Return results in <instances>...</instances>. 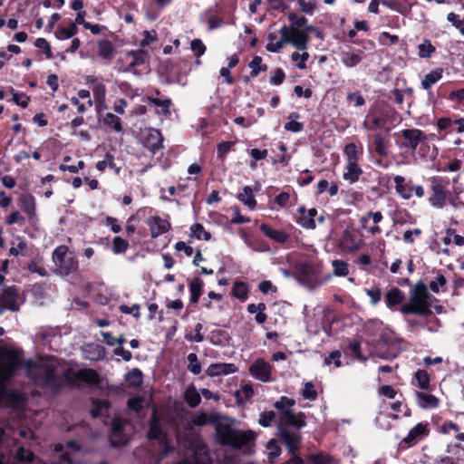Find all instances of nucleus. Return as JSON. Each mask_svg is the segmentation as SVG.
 <instances>
[{"label":"nucleus","instance_id":"obj_1","mask_svg":"<svg viewBox=\"0 0 464 464\" xmlns=\"http://www.w3.org/2000/svg\"><path fill=\"white\" fill-rule=\"evenodd\" d=\"M192 423L197 426H204L208 423H216V437L222 445L230 446L234 449H239L254 440L256 435L254 431L239 430L232 428L227 421H218L216 414L199 413L193 417Z\"/></svg>","mask_w":464,"mask_h":464},{"label":"nucleus","instance_id":"obj_2","mask_svg":"<svg viewBox=\"0 0 464 464\" xmlns=\"http://www.w3.org/2000/svg\"><path fill=\"white\" fill-rule=\"evenodd\" d=\"M26 369L35 382H41L48 386H55L57 379L63 374L55 358L40 359L36 362H27Z\"/></svg>","mask_w":464,"mask_h":464},{"label":"nucleus","instance_id":"obj_3","mask_svg":"<svg viewBox=\"0 0 464 464\" xmlns=\"http://www.w3.org/2000/svg\"><path fill=\"white\" fill-rule=\"evenodd\" d=\"M290 25H284L280 29L281 36L285 40H290L293 46H303L308 44L309 33L314 30L313 26L307 24V20L304 16L290 14Z\"/></svg>","mask_w":464,"mask_h":464},{"label":"nucleus","instance_id":"obj_4","mask_svg":"<svg viewBox=\"0 0 464 464\" xmlns=\"http://www.w3.org/2000/svg\"><path fill=\"white\" fill-rule=\"evenodd\" d=\"M431 300L425 285H416L411 294L408 303L401 306V313L403 314H414L418 315H428L431 314Z\"/></svg>","mask_w":464,"mask_h":464},{"label":"nucleus","instance_id":"obj_5","mask_svg":"<svg viewBox=\"0 0 464 464\" xmlns=\"http://www.w3.org/2000/svg\"><path fill=\"white\" fill-rule=\"evenodd\" d=\"M53 261L58 275L68 276L78 269V260L73 252L64 245L58 246L53 252Z\"/></svg>","mask_w":464,"mask_h":464},{"label":"nucleus","instance_id":"obj_6","mask_svg":"<svg viewBox=\"0 0 464 464\" xmlns=\"http://www.w3.org/2000/svg\"><path fill=\"white\" fill-rule=\"evenodd\" d=\"M321 266L311 263H304L299 266L297 280L306 288L312 290L321 285L324 281L319 279Z\"/></svg>","mask_w":464,"mask_h":464},{"label":"nucleus","instance_id":"obj_7","mask_svg":"<svg viewBox=\"0 0 464 464\" xmlns=\"http://www.w3.org/2000/svg\"><path fill=\"white\" fill-rule=\"evenodd\" d=\"M450 191L442 179L440 178H433L430 181V196L429 197V203L435 208H443L449 200Z\"/></svg>","mask_w":464,"mask_h":464},{"label":"nucleus","instance_id":"obj_8","mask_svg":"<svg viewBox=\"0 0 464 464\" xmlns=\"http://www.w3.org/2000/svg\"><path fill=\"white\" fill-rule=\"evenodd\" d=\"M22 303L23 299L15 288L0 286V314L6 310L17 311Z\"/></svg>","mask_w":464,"mask_h":464},{"label":"nucleus","instance_id":"obj_9","mask_svg":"<svg viewBox=\"0 0 464 464\" xmlns=\"http://www.w3.org/2000/svg\"><path fill=\"white\" fill-rule=\"evenodd\" d=\"M130 425L121 418L116 417L111 424L110 438L111 444L119 446L127 443L130 439Z\"/></svg>","mask_w":464,"mask_h":464},{"label":"nucleus","instance_id":"obj_10","mask_svg":"<svg viewBox=\"0 0 464 464\" xmlns=\"http://www.w3.org/2000/svg\"><path fill=\"white\" fill-rule=\"evenodd\" d=\"M140 141L145 148L155 152L161 147V133L153 128H146L140 131Z\"/></svg>","mask_w":464,"mask_h":464},{"label":"nucleus","instance_id":"obj_11","mask_svg":"<svg viewBox=\"0 0 464 464\" xmlns=\"http://www.w3.org/2000/svg\"><path fill=\"white\" fill-rule=\"evenodd\" d=\"M271 372V365L264 359H256L249 366V372L251 376L263 382H267L270 381Z\"/></svg>","mask_w":464,"mask_h":464},{"label":"nucleus","instance_id":"obj_12","mask_svg":"<svg viewBox=\"0 0 464 464\" xmlns=\"http://www.w3.org/2000/svg\"><path fill=\"white\" fill-rule=\"evenodd\" d=\"M397 135L405 140L402 146L409 148L411 150H415L419 144L425 140V135L418 129L402 130L398 132Z\"/></svg>","mask_w":464,"mask_h":464},{"label":"nucleus","instance_id":"obj_13","mask_svg":"<svg viewBox=\"0 0 464 464\" xmlns=\"http://www.w3.org/2000/svg\"><path fill=\"white\" fill-rule=\"evenodd\" d=\"M305 425L304 415L303 413H294L291 410L286 409L280 412L279 428L284 430V426H294L302 428Z\"/></svg>","mask_w":464,"mask_h":464},{"label":"nucleus","instance_id":"obj_14","mask_svg":"<svg viewBox=\"0 0 464 464\" xmlns=\"http://www.w3.org/2000/svg\"><path fill=\"white\" fill-rule=\"evenodd\" d=\"M147 225L150 228V236L153 238L168 232L171 226L170 223L160 216H151L147 219Z\"/></svg>","mask_w":464,"mask_h":464},{"label":"nucleus","instance_id":"obj_15","mask_svg":"<svg viewBox=\"0 0 464 464\" xmlns=\"http://www.w3.org/2000/svg\"><path fill=\"white\" fill-rule=\"evenodd\" d=\"M429 431L428 424L422 422L418 423L409 431L403 441L409 445H413L427 437Z\"/></svg>","mask_w":464,"mask_h":464},{"label":"nucleus","instance_id":"obj_16","mask_svg":"<svg viewBox=\"0 0 464 464\" xmlns=\"http://www.w3.org/2000/svg\"><path fill=\"white\" fill-rule=\"evenodd\" d=\"M146 57H147V52L142 49L127 52L124 54V58L122 60L126 63V66H127L124 70L128 71L132 67H136V66H139V65L144 63Z\"/></svg>","mask_w":464,"mask_h":464},{"label":"nucleus","instance_id":"obj_17","mask_svg":"<svg viewBox=\"0 0 464 464\" xmlns=\"http://www.w3.org/2000/svg\"><path fill=\"white\" fill-rule=\"evenodd\" d=\"M237 371V366L234 363H213L210 364L206 370L207 375L210 377H216L218 375H227L234 373Z\"/></svg>","mask_w":464,"mask_h":464},{"label":"nucleus","instance_id":"obj_18","mask_svg":"<svg viewBox=\"0 0 464 464\" xmlns=\"http://www.w3.org/2000/svg\"><path fill=\"white\" fill-rule=\"evenodd\" d=\"M316 214L317 210L315 208L306 210L304 208H300L297 223L304 228L314 229L315 227L314 217Z\"/></svg>","mask_w":464,"mask_h":464},{"label":"nucleus","instance_id":"obj_19","mask_svg":"<svg viewBox=\"0 0 464 464\" xmlns=\"http://www.w3.org/2000/svg\"><path fill=\"white\" fill-rule=\"evenodd\" d=\"M417 404L424 410L435 409L439 406V399L432 394L423 392H416Z\"/></svg>","mask_w":464,"mask_h":464},{"label":"nucleus","instance_id":"obj_20","mask_svg":"<svg viewBox=\"0 0 464 464\" xmlns=\"http://www.w3.org/2000/svg\"><path fill=\"white\" fill-rule=\"evenodd\" d=\"M299 51L294 52L291 54V60L295 63L296 67L300 70L306 69V62L309 59L310 55L307 52V44L303 46H295Z\"/></svg>","mask_w":464,"mask_h":464},{"label":"nucleus","instance_id":"obj_21","mask_svg":"<svg viewBox=\"0 0 464 464\" xmlns=\"http://www.w3.org/2000/svg\"><path fill=\"white\" fill-rule=\"evenodd\" d=\"M260 229L266 237L277 243H285L288 239V236L283 230L275 229L267 224H262Z\"/></svg>","mask_w":464,"mask_h":464},{"label":"nucleus","instance_id":"obj_22","mask_svg":"<svg viewBox=\"0 0 464 464\" xmlns=\"http://www.w3.org/2000/svg\"><path fill=\"white\" fill-rule=\"evenodd\" d=\"M439 430L444 435H453L458 441H464V432H460L459 426L453 421H445Z\"/></svg>","mask_w":464,"mask_h":464},{"label":"nucleus","instance_id":"obj_23","mask_svg":"<svg viewBox=\"0 0 464 464\" xmlns=\"http://www.w3.org/2000/svg\"><path fill=\"white\" fill-rule=\"evenodd\" d=\"M20 208L29 218L35 217V199L31 194H24L19 198Z\"/></svg>","mask_w":464,"mask_h":464},{"label":"nucleus","instance_id":"obj_24","mask_svg":"<svg viewBox=\"0 0 464 464\" xmlns=\"http://www.w3.org/2000/svg\"><path fill=\"white\" fill-rule=\"evenodd\" d=\"M268 43L266 44V49L271 53H278L284 47L285 44H290V40H285V36H281V39H277L275 34H269L267 36Z\"/></svg>","mask_w":464,"mask_h":464},{"label":"nucleus","instance_id":"obj_25","mask_svg":"<svg viewBox=\"0 0 464 464\" xmlns=\"http://www.w3.org/2000/svg\"><path fill=\"white\" fill-rule=\"evenodd\" d=\"M404 299L402 292L397 288H392L385 295V303L388 308L393 309L395 305L401 304Z\"/></svg>","mask_w":464,"mask_h":464},{"label":"nucleus","instance_id":"obj_26","mask_svg":"<svg viewBox=\"0 0 464 464\" xmlns=\"http://www.w3.org/2000/svg\"><path fill=\"white\" fill-rule=\"evenodd\" d=\"M282 430V438L289 451L294 453L299 445L300 436L297 432H291L286 430Z\"/></svg>","mask_w":464,"mask_h":464},{"label":"nucleus","instance_id":"obj_27","mask_svg":"<svg viewBox=\"0 0 464 464\" xmlns=\"http://www.w3.org/2000/svg\"><path fill=\"white\" fill-rule=\"evenodd\" d=\"M340 56L342 63L348 68L355 67L362 61L361 52L343 51Z\"/></svg>","mask_w":464,"mask_h":464},{"label":"nucleus","instance_id":"obj_28","mask_svg":"<svg viewBox=\"0 0 464 464\" xmlns=\"http://www.w3.org/2000/svg\"><path fill=\"white\" fill-rule=\"evenodd\" d=\"M362 173V170L359 167L358 162L347 163L346 171L343 173V179L350 183H354L359 179Z\"/></svg>","mask_w":464,"mask_h":464},{"label":"nucleus","instance_id":"obj_29","mask_svg":"<svg viewBox=\"0 0 464 464\" xmlns=\"http://www.w3.org/2000/svg\"><path fill=\"white\" fill-rule=\"evenodd\" d=\"M396 192L403 198L409 199L411 197V188L405 184V179L397 175L393 178Z\"/></svg>","mask_w":464,"mask_h":464},{"label":"nucleus","instance_id":"obj_30","mask_svg":"<svg viewBox=\"0 0 464 464\" xmlns=\"http://www.w3.org/2000/svg\"><path fill=\"white\" fill-rule=\"evenodd\" d=\"M340 244L342 247L347 251H355L360 248V243L355 239L354 236L349 231H344Z\"/></svg>","mask_w":464,"mask_h":464},{"label":"nucleus","instance_id":"obj_31","mask_svg":"<svg viewBox=\"0 0 464 464\" xmlns=\"http://www.w3.org/2000/svg\"><path fill=\"white\" fill-rule=\"evenodd\" d=\"M237 198L242 203H244L250 209L255 208V207L256 205V201L254 198L253 190L249 186L244 187L242 192H240L238 194Z\"/></svg>","mask_w":464,"mask_h":464},{"label":"nucleus","instance_id":"obj_32","mask_svg":"<svg viewBox=\"0 0 464 464\" xmlns=\"http://www.w3.org/2000/svg\"><path fill=\"white\" fill-rule=\"evenodd\" d=\"M114 46L110 41L102 40L98 43V54L105 60H111L113 56Z\"/></svg>","mask_w":464,"mask_h":464},{"label":"nucleus","instance_id":"obj_33","mask_svg":"<svg viewBox=\"0 0 464 464\" xmlns=\"http://www.w3.org/2000/svg\"><path fill=\"white\" fill-rule=\"evenodd\" d=\"M105 126L111 128L114 131L120 133L123 131L121 119L112 112H108L103 118Z\"/></svg>","mask_w":464,"mask_h":464},{"label":"nucleus","instance_id":"obj_34","mask_svg":"<svg viewBox=\"0 0 464 464\" xmlns=\"http://www.w3.org/2000/svg\"><path fill=\"white\" fill-rule=\"evenodd\" d=\"M107 168L114 169L117 174L120 173L121 168L117 167L114 163V156L107 153L102 160L96 163V169L99 171H104Z\"/></svg>","mask_w":464,"mask_h":464},{"label":"nucleus","instance_id":"obj_35","mask_svg":"<svg viewBox=\"0 0 464 464\" xmlns=\"http://www.w3.org/2000/svg\"><path fill=\"white\" fill-rule=\"evenodd\" d=\"M442 77V70L438 69L427 73L421 81V86L423 89L428 90Z\"/></svg>","mask_w":464,"mask_h":464},{"label":"nucleus","instance_id":"obj_36","mask_svg":"<svg viewBox=\"0 0 464 464\" xmlns=\"http://www.w3.org/2000/svg\"><path fill=\"white\" fill-rule=\"evenodd\" d=\"M203 282L199 278H195L189 283L190 302L197 303L202 294Z\"/></svg>","mask_w":464,"mask_h":464},{"label":"nucleus","instance_id":"obj_37","mask_svg":"<svg viewBox=\"0 0 464 464\" xmlns=\"http://www.w3.org/2000/svg\"><path fill=\"white\" fill-rule=\"evenodd\" d=\"M185 400L188 404L194 408L198 406L200 402V394L198 392L195 386L190 385L187 388L185 392Z\"/></svg>","mask_w":464,"mask_h":464},{"label":"nucleus","instance_id":"obj_38","mask_svg":"<svg viewBox=\"0 0 464 464\" xmlns=\"http://www.w3.org/2000/svg\"><path fill=\"white\" fill-rule=\"evenodd\" d=\"M145 101L150 104L159 107L163 114L167 115L169 113V107L171 104V101L169 99L160 100L154 97H147Z\"/></svg>","mask_w":464,"mask_h":464},{"label":"nucleus","instance_id":"obj_39","mask_svg":"<svg viewBox=\"0 0 464 464\" xmlns=\"http://www.w3.org/2000/svg\"><path fill=\"white\" fill-rule=\"evenodd\" d=\"M190 233L192 237L198 240L208 241L210 239V233L206 231L204 227L199 223H196L190 227Z\"/></svg>","mask_w":464,"mask_h":464},{"label":"nucleus","instance_id":"obj_40","mask_svg":"<svg viewBox=\"0 0 464 464\" xmlns=\"http://www.w3.org/2000/svg\"><path fill=\"white\" fill-rule=\"evenodd\" d=\"M249 67L251 69L250 75L252 77H256L261 72L267 70V66L262 63V58L257 55L253 57L249 63Z\"/></svg>","mask_w":464,"mask_h":464},{"label":"nucleus","instance_id":"obj_41","mask_svg":"<svg viewBox=\"0 0 464 464\" xmlns=\"http://www.w3.org/2000/svg\"><path fill=\"white\" fill-rule=\"evenodd\" d=\"M416 385L421 390H428L430 388V375L424 370H418L415 372Z\"/></svg>","mask_w":464,"mask_h":464},{"label":"nucleus","instance_id":"obj_42","mask_svg":"<svg viewBox=\"0 0 464 464\" xmlns=\"http://www.w3.org/2000/svg\"><path fill=\"white\" fill-rule=\"evenodd\" d=\"M442 241L445 245H450L454 243L457 246L464 245V237L460 235L456 234L453 229H448L446 231L445 237L442 238Z\"/></svg>","mask_w":464,"mask_h":464},{"label":"nucleus","instance_id":"obj_43","mask_svg":"<svg viewBox=\"0 0 464 464\" xmlns=\"http://www.w3.org/2000/svg\"><path fill=\"white\" fill-rule=\"evenodd\" d=\"M332 266L334 269V275L335 276H345L349 273L348 264L340 259H335L332 261Z\"/></svg>","mask_w":464,"mask_h":464},{"label":"nucleus","instance_id":"obj_44","mask_svg":"<svg viewBox=\"0 0 464 464\" xmlns=\"http://www.w3.org/2000/svg\"><path fill=\"white\" fill-rule=\"evenodd\" d=\"M233 295L242 301L246 300L248 294L247 285L243 282H236L232 289Z\"/></svg>","mask_w":464,"mask_h":464},{"label":"nucleus","instance_id":"obj_45","mask_svg":"<svg viewBox=\"0 0 464 464\" xmlns=\"http://www.w3.org/2000/svg\"><path fill=\"white\" fill-rule=\"evenodd\" d=\"M299 114L297 112H292L289 115L290 121L285 123V129L286 130L292 131V132H299L303 130L304 125L301 122L296 121L295 120L298 119Z\"/></svg>","mask_w":464,"mask_h":464},{"label":"nucleus","instance_id":"obj_46","mask_svg":"<svg viewBox=\"0 0 464 464\" xmlns=\"http://www.w3.org/2000/svg\"><path fill=\"white\" fill-rule=\"evenodd\" d=\"M344 155L347 160V163L358 162L359 152L354 143H349L344 147Z\"/></svg>","mask_w":464,"mask_h":464},{"label":"nucleus","instance_id":"obj_47","mask_svg":"<svg viewBox=\"0 0 464 464\" xmlns=\"http://www.w3.org/2000/svg\"><path fill=\"white\" fill-rule=\"evenodd\" d=\"M77 27L74 24H71L68 27H61L56 32V36L59 39H69L77 34Z\"/></svg>","mask_w":464,"mask_h":464},{"label":"nucleus","instance_id":"obj_48","mask_svg":"<svg viewBox=\"0 0 464 464\" xmlns=\"http://www.w3.org/2000/svg\"><path fill=\"white\" fill-rule=\"evenodd\" d=\"M129 243L121 237H115L112 241V252L115 255L125 253L128 249Z\"/></svg>","mask_w":464,"mask_h":464},{"label":"nucleus","instance_id":"obj_49","mask_svg":"<svg viewBox=\"0 0 464 464\" xmlns=\"http://www.w3.org/2000/svg\"><path fill=\"white\" fill-rule=\"evenodd\" d=\"M188 369L190 372H192L195 375L199 374L201 372V365H200V362H198V356L196 353H189L188 355Z\"/></svg>","mask_w":464,"mask_h":464},{"label":"nucleus","instance_id":"obj_50","mask_svg":"<svg viewBox=\"0 0 464 464\" xmlns=\"http://www.w3.org/2000/svg\"><path fill=\"white\" fill-rule=\"evenodd\" d=\"M126 381L132 386H139L142 382V373L138 369H133L126 374Z\"/></svg>","mask_w":464,"mask_h":464},{"label":"nucleus","instance_id":"obj_51","mask_svg":"<svg viewBox=\"0 0 464 464\" xmlns=\"http://www.w3.org/2000/svg\"><path fill=\"white\" fill-rule=\"evenodd\" d=\"M110 404L107 401H93V407L91 410L92 417L96 418L102 415V411L108 410Z\"/></svg>","mask_w":464,"mask_h":464},{"label":"nucleus","instance_id":"obj_52","mask_svg":"<svg viewBox=\"0 0 464 464\" xmlns=\"http://www.w3.org/2000/svg\"><path fill=\"white\" fill-rule=\"evenodd\" d=\"M239 401H246L253 397L254 390L250 384H244L236 393Z\"/></svg>","mask_w":464,"mask_h":464},{"label":"nucleus","instance_id":"obj_53","mask_svg":"<svg viewBox=\"0 0 464 464\" xmlns=\"http://www.w3.org/2000/svg\"><path fill=\"white\" fill-rule=\"evenodd\" d=\"M149 437L150 439H156V440H164L165 439V436L163 435L160 428V425L158 423V421L155 420V418H153V420L150 424V430H149Z\"/></svg>","mask_w":464,"mask_h":464},{"label":"nucleus","instance_id":"obj_54","mask_svg":"<svg viewBox=\"0 0 464 464\" xmlns=\"http://www.w3.org/2000/svg\"><path fill=\"white\" fill-rule=\"evenodd\" d=\"M79 377L83 381L94 383L98 381V374L95 371L91 369H84L79 372Z\"/></svg>","mask_w":464,"mask_h":464},{"label":"nucleus","instance_id":"obj_55","mask_svg":"<svg viewBox=\"0 0 464 464\" xmlns=\"http://www.w3.org/2000/svg\"><path fill=\"white\" fill-rule=\"evenodd\" d=\"M276 417V413L272 411H264L260 414L258 419V423L262 427H269L272 422L274 421Z\"/></svg>","mask_w":464,"mask_h":464},{"label":"nucleus","instance_id":"obj_56","mask_svg":"<svg viewBox=\"0 0 464 464\" xmlns=\"http://www.w3.org/2000/svg\"><path fill=\"white\" fill-rule=\"evenodd\" d=\"M446 284V279L443 275L438 274L435 278L430 283L429 287L434 293H439L440 289Z\"/></svg>","mask_w":464,"mask_h":464},{"label":"nucleus","instance_id":"obj_57","mask_svg":"<svg viewBox=\"0 0 464 464\" xmlns=\"http://www.w3.org/2000/svg\"><path fill=\"white\" fill-rule=\"evenodd\" d=\"M302 396L310 401H314L317 397V392L314 389V386L311 382L304 383V386L302 390Z\"/></svg>","mask_w":464,"mask_h":464},{"label":"nucleus","instance_id":"obj_58","mask_svg":"<svg viewBox=\"0 0 464 464\" xmlns=\"http://www.w3.org/2000/svg\"><path fill=\"white\" fill-rule=\"evenodd\" d=\"M16 459L20 464H23L24 462L30 463L33 461L34 455L29 450H26L24 448H19L16 453Z\"/></svg>","mask_w":464,"mask_h":464},{"label":"nucleus","instance_id":"obj_59","mask_svg":"<svg viewBox=\"0 0 464 464\" xmlns=\"http://www.w3.org/2000/svg\"><path fill=\"white\" fill-rule=\"evenodd\" d=\"M235 145L234 141H224L218 144V157L221 160H224L227 154L231 150L232 147Z\"/></svg>","mask_w":464,"mask_h":464},{"label":"nucleus","instance_id":"obj_60","mask_svg":"<svg viewBox=\"0 0 464 464\" xmlns=\"http://www.w3.org/2000/svg\"><path fill=\"white\" fill-rule=\"evenodd\" d=\"M191 50L198 57L203 55L206 52V46L200 39H194L190 43Z\"/></svg>","mask_w":464,"mask_h":464},{"label":"nucleus","instance_id":"obj_61","mask_svg":"<svg viewBox=\"0 0 464 464\" xmlns=\"http://www.w3.org/2000/svg\"><path fill=\"white\" fill-rule=\"evenodd\" d=\"M156 40H157V34L154 31L153 32L143 31L142 39L140 43V45L141 47H146V46H149L150 44L156 42Z\"/></svg>","mask_w":464,"mask_h":464},{"label":"nucleus","instance_id":"obj_62","mask_svg":"<svg viewBox=\"0 0 464 464\" xmlns=\"http://www.w3.org/2000/svg\"><path fill=\"white\" fill-rule=\"evenodd\" d=\"M145 404H147V401L140 397H132L128 401L129 408L135 411H140Z\"/></svg>","mask_w":464,"mask_h":464},{"label":"nucleus","instance_id":"obj_63","mask_svg":"<svg viewBox=\"0 0 464 464\" xmlns=\"http://www.w3.org/2000/svg\"><path fill=\"white\" fill-rule=\"evenodd\" d=\"M16 243L14 242L10 248V254L13 256H18L26 249V243L22 238H17Z\"/></svg>","mask_w":464,"mask_h":464},{"label":"nucleus","instance_id":"obj_64","mask_svg":"<svg viewBox=\"0 0 464 464\" xmlns=\"http://www.w3.org/2000/svg\"><path fill=\"white\" fill-rule=\"evenodd\" d=\"M295 405V401L285 396H282L278 401H276L274 404L275 408L277 410L285 411V407L290 408Z\"/></svg>","mask_w":464,"mask_h":464}]
</instances>
